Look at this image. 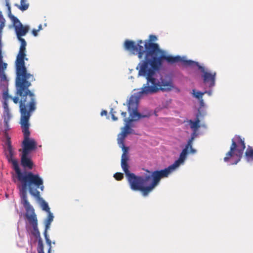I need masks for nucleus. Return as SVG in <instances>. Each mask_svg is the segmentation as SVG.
<instances>
[{
	"label": "nucleus",
	"instance_id": "dca6fc26",
	"mask_svg": "<svg viewBox=\"0 0 253 253\" xmlns=\"http://www.w3.org/2000/svg\"><path fill=\"white\" fill-rule=\"evenodd\" d=\"M143 43H144V42L141 40H138L137 43L132 40H126L124 42V46L126 50H136V49H139L141 47H144V45H141Z\"/></svg>",
	"mask_w": 253,
	"mask_h": 253
},
{
	"label": "nucleus",
	"instance_id": "680f3d73",
	"mask_svg": "<svg viewBox=\"0 0 253 253\" xmlns=\"http://www.w3.org/2000/svg\"><path fill=\"white\" fill-rule=\"evenodd\" d=\"M38 253H44V251H39L38 252Z\"/></svg>",
	"mask_w": 253,
	"mask_h": 253
},
{
	"label": "nucleus",
	"instance_id": "79ce46f5",
	"mask_svg": "<svg viewBox=\"0 0 253 253\" xmlns=\"http://www.w3.org/2000/svg\"><path fill=\"white\" fill-rule=\"evenodd\" d=\"M45 240L46 242V244L47 245L48 247V249H50L51 250V241L49 238V237L48 235H45L44 236Z\"/></svg>",
	"mask_w": 253,
	"mask_h": 253
},
{
	"label": "nucleus",
	"instance_id": "4468645a",
	"mask_svg": "<svg viewBox=\"0 0 253 253\" xmlns=\"http://www.w3.org/2000/svg\"><path fill=\"white\" fill-rule=\"evenodd\" d=\"M127 133L125 129H123L121 133L118 135V143L122 148L123 153L122 155L121 161L129 160L128 147L125 146L124 139L127 136Z\"/></svg>",
	"mask_w": 253,
	"mask_h": 253
},
{
	"label": "nucleus",
	"instance_id": "5701e85b",
	"mask_svg": "<svg viewBox=\"0 0 253 253\" xmlns=\"http://www.w3.org/2000/svg\"><path fill=\"white\" fill-rule=\"evenodd\" d=\"M3 119L4 127V129H3L2 132L4 133V136L6 138V134H8L7 131L10 129V126L9 125V121L12 117V116H2Z\"/></svg>",
	"mask_w": 253,
	"mask_h": 253
},
{
	"label": "nucleus",
	"instance_id": "2f4dec72",
	"mask_svg": "<svg viewBox=\"0 0 253 253\" xmlns=\"http://www.w3.org/2000/svg\"><path fill=\"white\" fill-rule=\"evenodd\" d=\"M29 193L32 196L38 198L39 201H40V198H42L40 197V192L37 190V188L33 187V186L29 187Z\"/></svg>",
	"mask_w": 253,
	"mask_h": 253
},
{
	"label": "nucleus",
	"instance_id": "603ef678",
	"mask_svg": "<svg viewBox=\"0 0 253 253\" xmlns=\"http://www.w3.org/2000/svg\"><path fill=\"white\" fill-rule=\"evenodd\" d=\"M100 115L102 116H103L104 115L106 116L107 115V111L105 110H103L101 111Z\"/></svg>",
	"mask_w": 253,
	"mask_h": 253
},
{
	"label": "nucleus",
	"instance_id": "a878e982",
	"mask_svg": "<svg viewBox=\"0 0 253 253\" xmlns=\"http://www.w3.org/2000/svg\"><path fill=\"white\" fill-rule=\"evenodd\" d=\"M5 19L4 18L2 12L0 10V48H2V33L3 28L5 27Z\"/></svg>",
	"mask_w": 253,
	"mask_h": 253
},
{
	"label": "nucleus",
	"instance_id": "864d4df0",
	"mask_svg": "<svg viewBox=\"0 0 253 253\" xmlns=\"http://www.w3.org/2000/svg\"><path fill=\"white\" fill-rule=\"evenodd\" d=\"M111 118L112 120L114 121H116L118 120V118L115 116L114 114H112L111 115Z\"/></svg>",
	"mask_w": 253,
	"mask_h": 253
},
{
	"label": "nucleus",
	"instance_id": "13d9d810",
	"mask_svg": "<svg viewBox=\"0 0 253 253\" xmlns=\"http://www.w3.org/2000/svg\"><path fill=\"white\" fill-rule=\"evenodd\" d=\"M201 127H203L204 128H207V126L205 124L201 125Z\"/></svg>",
	"mask_w": 253,
	"mask_h": 253
},
{
	"label": "nucleus",
	"instance_id": "7c9ffc66",
	"mask_svg": "<svg viewBox=\"0 0 253 253\" xmlns=\"http://www.w3.org/2000/svg\"><path fill=\"white\" fill-rule=\"evenodd\" d=\"M191 94L192 96L197 100L202 99L203 96L204 95L203 91L197 90L196 89H193L192 90Z\"/></svg>",
	"mask_w": 253,
	"mask_h": 253
},
{
	"label": "nucleus",
	"instance_id": "aec40b11",
	"mask_svg": "<svg viewBox=\"0 0 253 253\" xmlns=\"http://www.w3.org/2000/svg\"><path fill=\"white\" fill-rule=\"evenodd\" d=\"M0 88L2 90L3 100H8L9 98H12L8 94V81L0 82Z\"/></svg>",
	"mask_w": 253,
	"mask_h": 253
},
{
	"label": "nucleus",
	"instance_id": "a18cd8bd",
	"mask_svg": "<svg viewBox=\"0 0 253 253\" xmlns=\"http://www.w3.org/2000/svg\"><path fill=\"white\" fill-rule=\"evenodd\" d=\"M198 100L199 102V108H208V106L206 104L203 98Z\"/></svg>",
	"mask_w": 253,
	"mask_h": 253
},
{
	"label": "nucleus",
	"instance_id": "cd10ccee",
	"mask_svg": "<svg viewBox=\"0 0 253 253\" xmlns=\"http://www.w3.org/2000/svg\"><path fill=\"white\" fill-rule=\"evenodd\" d=\"M15 6L17 7L21 11H24L28 9L29 4L27 2V0H20V4H15Z\"/></svg>",
	"mask_w": 253,
	"mask_h": 253
},
{
	"label": "nucleus",
	"instance_id": "6ab92c4d",
	"mask_svg": "<svg viewBox=\"0 0 253 253\" xmlns=\"http://www.w3.org/2000/svg\"><path fill=\"white\" fill-rule=\"evenodd\" d=\"M14 29L16 37L25 36L29 30V26H23L21 23H20L19 25L15 26Z\"/></svg>",
	"mask_w": 253,
	"mask_h": 253
},
{
	"label": "nucleus",
	"instance_id": "4be33fe9",
	"mask_svg": "<svg viewBox=\"0 0 253 253\" xmlns=\"http://www.w3.org/2000/svg\"><path fill=\"white\" fill-rule=\"evenodd\" d=\"M189 124L193 132H197L199 128L201 127L200 119L196 117L194 120H190Z\"/></svg>",
	"mask_w": 253,
	"mask_h": 253
},
{
	"label": "nucleus",
	"instance_id": "e2e57ef3",
	"mask_svg": "<svg viewBox=\"0 0 253 253\" xmlns=\"http://www.w3.org/2000/svg\"><path fill=\"white\" fill-rule=\"evenodd\" d=\"M38 253H44V251H39L38 252Z\"/></svg>",
	"mask_w": 253,
	"mask_h": 253
},
{
	"label": "nucleus",
	"instance_id": "473e14b6",
	"mask_svg": "<svg viewBox=\"0 0 253 253\" xmlns=\"http://www.w3.org/2000/svg\"><path fill=\"white\" fill-rule=\"evenodd\" d=\"M22 36L16 37L17 40L20 42V46L19 51L26 50V47L27 45V42L24 39L22 38Z\"/></svg>",
	"mask_w": 253,
	"mask_h": 253
},
{
	"label": "nucleus",
	"instance_id": "a211bd4d",
	"mask_svg": "<svg viewBox=\"0 0 253 253\" xmlns=\"http://www.w3.org/2000/svg\"><path fill=\"white\" fill-rule=\"evenodd\" d=\"M157 40V38L155 35H150L149 37V40L144 41V46L148 48L149 50L153 51L158 47L159 45L157 43L154 42Z\"/></svg>",
	"mask_w": 253,
	"mask_h": 253
},
{
	"label": "nucleus",
	"instance_id": "ea45409f",
	"mask_svg": "<svg viewBox=\"0 0 253 253\" xmlns=\"http://www.w3.org/2000/svg\"><path fill=\"white\" fill-rule=\"evenodd\" d=\"M124 121V122H125L126 123L125 126H126V127L133 126L132 122H134V121L132 119H128L127 118H125Z\"/></svg>",
	"mask_w": 253,
	"mask_h": 253
},
{
	"label": "nucleus",
	"instance_id": "c756f323",
	"mask_svg": "<svg viewBox=\"0 0 253 253\" xmlns=\"http://www.w3.org/2000/svg\"><path fill=\"white\" fill-rule=\"evenodd\" d=\"M2 106L3 108V112L2 116H12L10 113L8 107V100H3L2 102Z\"/></svg>",
	"mask_w": 253,
	"mask_h": 253
},
{
	"label": "nucleus",
	"instance_id": "bf43d9fd",
	"mask_svg": "<svg viewBox=\"0 0 253 253\" xmlns=\"http://www.w3.org/2000/svg\"><path fill=\"white\" fill-rule=\"evenodd\" d=\"M42 24H40V25H39V26H38V30L39 31H40V30H42Z\"/></svg>",
	"mask_w": 253,
	"mask_h": 253
},
{
	"label": "nucleus",
	"instance_id": "de8ad7c7",
	"mask_svg": "<svg viewBox=\"0 0 253 253\" xmlns=\"http://www.w3.org/2000/svg\"><path fill=\"white\" fill-rule=\"evenodd\" d=\"M11 98H12V100H13L14 103L15 104H17L18 102L20 103V102L21 100V99L19 101V97L17 96H14V97H12Z\"/></svg>",
	"mask_w": 253,
	"mask_h": 253
},
{
	"label": "nucleus",
	"instance_id": "3c124183",
	"mask_svg": "<svg viewBox=\"0 0 253 253\" xmlns=\"http://www.w3.org/2000/svg\"><path fill=\"white\" fill-rule=\"evenodd\" d=\"M3 62V56L2 55V48H0V63Z\"/></svg>",
	"mask_w": 253,
	"mask_h": 253
},
{
	"label": "nucleus",
	"instance_id": "2eb2a0df",
	"mask_svg": "<svg viewBox=\"0 0 253 253\" xmlns=\"http://www.w3.org/2000/svg\"><path fill=\"white\" fill-rule=\"evenodd\" d=\"M28 174L31 184V186L36 188H40L42 191L43 190V181L42 178L38 173H34L31 171H28Z\"/></svg>",
	"mask_w": 253,
	"mask_h": 253
},
{
	"label": "nucleus",
	"instance_id": "f3484780",
	"mask_svg": "<svg viewBox=\"0 0 253 253\" xmlns=\"http://www.w3.org/2000/svg\"><path fill=\"white\" fill-rule=\"evenodd\" d=\"M197 150L193 148L192 145L189 147L187 149V151H185V146L182 149L181 152L179 154L178 158L176 160L180 165H184L185 160L187 159V156L189 153L192 154H195L197 153Z\"/></svg>",
	"mask_w": 253,
	"mask_h": 253
},
{
	"label": "nucleus",
	"instance_id": "e433bc0d",
	"mask_svg": "<svg viewBox=\"0 0 253 253\" xmlns=\"http://www.w3.org/2000/svg\"><path fill=\"white\" fill-rule=\"evenodd\" d=\"M54 215L53 213L51 212H49L47 213V216L45 219L44 222L51 224L52 222L53 221Z\"/></svg>",
	"mask_w": 253,
	"mask_h": 253
},
{
	"label": "nucleus",
	"instance_id": "393cba45",
	"mask_svg": "<svg viewBox=\"0 0 253 253\" xmlns=\"http://www.w3.org/2000/svg\"><path fill=\"white\" fill-rule=\"evenodd\" d=\"M245 158L248 163L253 162V148L248 145L245 153Z\"/></svg>",
	"mask_w": 253,
	"mask_h": 253
},
{
	"label": "nucleus",
	"instance_id": "0e129e2a",
	"mask_svg": "<svg viewBox=\"0 0 253 253\" xmlns=\"http://www.w3.org/2000/svg\"><path fill=\"white\" fill-rule=\"evenodd\" d=\"M38 253H44V251H39L38 252Z\"/></svg>",
	"mask_w": 253,
	"mask_h": 253
},
{
	"label": "nucleus",
	"instance_id": "8fccbe9b",
	"mask_svg": "<svg viewBox=\"0 0 253 253\" xmlns=\"http://www.w3.org/2000/svg\"><path fill=\"white\" fill-rule=\"evenodd\" d=\"M172 88H173L175 90V91L177 93H179L180 91V89L177 86H176L174 84V87H172Z\"/></svg>",
	"mask_w": 253,
	"mask_h": 253
},
{
	"label": "nucleus",
	"instance_id": "c85d7f7f",
	"mask_svg": "<svg viewBox=\"0 0 253 253\" xmlns=\"http://www.w3.org/2000/svg\"><path fill=\"white\" fill-rule=\"evenodd\" d=\"M198 133L195 132H192L190 135V137L188 139L186 144L185 145V150L187 151V149L189 147H191L193 145V141L195 137L198 135Z\"/></svg>",
	"mask_w": 253,
	"mask_h": 253
},
{
	"label": "nucleus",
	"instance_id": "774afa93",
	"mask_svg": "<svg viewBox=\"0 0 253 253\" xmlns=\"http://www.w3.org/2000/svg\"><path fill=\"white\" fill-rule=\"evenodd\" d=\"M5 1H7V0H5Z\"/></svg>",
	"mask_w": 253,
	"mask_h": 253
},
{
	"label": "nucleus",
	"instance_id": "7ed1b4c3",
	"mask_svg": "<svg viewBox=\"0 0 253 253\" xmlns=\"http://www.w3.org/2000/svg\"><path fill=\"white\" fill-rule=\"evenodd\" d=\"M129 160L121 161V167L127 179L130 189L133 191H139L144 196L148 195L153 189L151 183L148 173L144 176L137 175L131 172L128 164Z\"/></svg>",
	"mask_w": 253,
	"mask_h": 253
},
{
	"label": "nucleus",
	"instance_id": "6e6552de",
	"mask_svg": "<svg viewBox=\"0 0 253 253\" xmlns=\"http://www.w3.org/2000/svg\"><path fill=\"white\" fill-rule=\"evenodd\" d=\"M16 178L20 185L18 188L19 191V196L21 199V203L26 210L29 211L31 205L27 200V190L29 191V187H31L30 180L28 170H19L15 172Z\"/></svg>",
	"mask_w": 253,
	"mask_h": 253
},
{
	"label": "nucleus",
	"instance_id": "423d86ee",
	"mask_svg": "<svg viewBox=\"0 0 253 253\" xmlns=\"http://www.w3.org/2000/svg\"><path fill=\"white\" fill-rule=\"evenodd\" d=\"M146 46L140 47L136 50H128L134 55H137L138 58L140 59L136 67L138 71V77L146 78L148 75L151 74L152 52Z\"/></svg>",
	"mask_w": 253,
	"mask_h": 253
},
{
	"label": "nucleus",
	"instance_id": "0eeeda50",
	"mask_svg": "<svg viewBox=\"0 0 253 253\" xmlns=\"http://www.w3.org/2000/svg\"><path fill=\"white\" fill-rule=\"evenodd\" d=\"M245 148L244 138L242 139L240 135H236L232 139L230 151L226 154L224 161L229 165L237 164L242 158Z\"/></svg>",
	"mask_w": 253,
	"mask_h": 253
},
{
	"label": "nucleus",
	"instance_id": "a19ab883",
	"mask_svg": "<svg viewBox=\"0 0 253 253\" xmlns=\"http://www.w3.org/2000/svg\"><path fill=\"white\" fill-rule=\"evenodd\" d=\"M113 176L117 180H121L124 178V174L121 172H116Z\"/></svg>",
	"mask_w": 253,
	"mask_h": 253
},
{
	"label": "nucleus",
	"instance_id": "1a4fd4ad",
	"mask_svg": "<svg viewBox=\"0 0 253 253\" xmlns=\"http://www.w3.org/2000/svg\"><path fill=\"white\" fill-rule=\"evenodd\" d=\"M180 166L177 161L175 160L172 164L164 169H157L154 170L146 169V172L149 174L153 189L159 184L162 178L168 177L171 172L175 170Z\"/></svg>",
	"mask_w": 253,
	"mask_h": 253
},
{
	"label": "nucleus",
	"instance_id": "6e6d98bb",
	"mask_svg": "<svg viewBox=\"0 0 253 253\" xmlns=\"http://www.w3.org/2000/svg\"><path fill=\"white\" fill-rule=\"evenodd\" d=\"M121 115L124 117H126V112H122L121 113Z\"/></svg>",
	"mask_w": 253,
	"mask_h": 253
},
{
	"label": "nucleus",
	"instance_id": "f8f14e48",
	"mask_svg": "<svg viewBox=\"0 0 253 253\" xmlns=\"http://www.w3.org/2000/svg\"><path fill=\"white\" fill-rule=\"evenodd\" d=\"M3 149L7 161L9 163L12 164V169L14 171L22 170L20 168L19 161L14 158L15 152L12 145L10 137L8 134H6V138Z\"/></svg>",
	"mask_w": 253,
	"mask_h": 253
},
{
	"label": "nucleus",
	"instance_id": "69168bd1",
	"mask_svg": "<svg viewBox=\"0 0 253 253\" xmlns=\"http://www.w3.org/2000/svg\"><path fill=\"white\" fill-rule=\"evenodd\" d=\"M5 197H6V198H8V194H5Z\"/></svg>",
	"mask_w": 253,
	"mask_h": 253
},
{
	"label": "nucleus",
	"instance_id": "09e8293b",
	"mask_svg": "<svg viewBox=\"0 0 253 253\" xmlns=\"http://www.w3.org/2000/svg\"><path fill=\"white\" fill-rule=\"evenodd\" d=\"M38 32H39V31H38V30H36V29H33V30H32V34H33V35L35 37H36V36H38Z\"/></svg>",
	"mask_w": 253,
	"mask_h": 253
},
{
	"label": "nucleus",
	"instance_id": "9d476101",
	"mask_svg": "<svg viewBox=\"0 0 253 253\" xmlns=\"http://www.w3.org/2000/svg\"><path fill=\"white\" fill-rule=\"evenodd\" d=\"M188 67H194L196 66L198 70L201 72V77L205 85H207L208 88H212L215 85L216 76L215 72H211L208 68L201 65L198 62L189 60Z\"/></svg>",
	"mask_w": 253,
	"mask_h": 253
},
{
	"label": "nucleus",
	"instance_id": "f03ea898",
	"mask_svg": "<svg viewBox=\"0 0 253 253\" xmlns=\"http://www.w3.org/2000/svg\"><path fill=\"white\" fill-rule=\"evenodd\" d=\"M36 101H29L27 104H26V102H20V124L24 138L21 143L22 149L19 150L21 153L31 154L37 149V142L34 138L30 137L31 132L29 130V119L32 112L36 109Z\"/></svg>",
	"mask_w": 253,
	"mask_h": 253
},
{
	"label": "nucleus",
	"instance_id": "f704fd0d",
	"mask_svg": "<svg viewBox=\"0 0 253 253\" xmlns=\"http://www.w3.org/2000/svg\"><path fill=\"white\" fill-rule=\"evenodd\" d=\"M38 225L32 226L33 231L31 232L32 235L38 239H41L40 232L38 229Z\"/></svg>",
	"mask_w": 253,
	"mask_h": 253
},
{
	"label": "nucleus",
	"instance_id": "338daca9",
	"mask_svg": "<svg viewBox=\"0 0 253 253\" xmlns=\"http://www.w3.org/2000/svg\"><path fill=\"white\" fill-rule=\"evenodd\" d=\"M52 244H55V241H53L52 242Z\"/></svg>",
	"mask_w": 253,
	"mask_h": 253
},
{
	"label": "nucleus",
	"instance_id": "72a5a7b5",
	"mask_svg": "<svg viewBox=\"0 0 253 253\" xmlns=\"http://www.w3.org/2000/svg\"><path fill=\"white\" fill-rule=\"evenodd\" d=\"M40 201H41V207L43 211L47 213L51 212L48 203L45 202L43 198H40Z\"/></svg>",
	"mask_w": 253,
	"mask_h": 253
},
{
	"label": "nucleus",
	"instance_id": "ddd939ff",
	"mask_svg": "<svg viewBox=\"0 0 253 253\" xmlns=\"http://www.w3.org/2000/svg\"><path fill=\"white\" fill-rule=\"evenodd\" d=\"M20 165L24 169L23 170L30 171L35 167L31 154L21 152Z\"/></svg>",
	"mask_w": 253,
	"mask_h": 253
},
{
	"label": "nucleus",
	"instance_id": "b1692460",
	"mask_svg": "<svg viewBox=\"0 0 253 253\" xmlns=\"http://www.w3.org/2000/svg\"><path fill=\"white\" fill-rule=\"evenodd\" d=\"M7 64L5 62L0 63V82L8 81L4 72Z\"/></svg>",
	"mask_w": 253,
	"mask_h": 253
},
{
	"label": "nucleus",
	"instance_id": "39448f33",
	"mask_svg": "<svg viewBox=\"0 0 253 253\" xmlns=\"http://www.w3.org/2000/svg\"><path fill=\"white\" fill-rule=\"evenodd\" d=\"M158 73L154 75H148L145 79L147 80L146 84H143L141 90L138 92V94L148 95L157 93L159 91L168 92L174 87V84L171 80H167L161 77L160 80L156 77Z\"/></svg>",
	"mask_w": 253,
	"mask_h": 253
},
{
	"label": "nucleus",
	"instance_id": "9b49d317",
	"mask_svg": "<svg viewBox=\"0 0 253 253\" xmlns=\"http://www.w3.org/2000/svg\"><path fill=\"white\" fill-rule=\"evenodd\" d=\"M132 95L127 102V111L131 119L137 121L140 119L149 118L151 116L150 113L142 114L138 112V104L140 96L143 94H138Z\"/></svg>",
	"mask_w": 253,
	"mask_h": 253
},
{
	"label": "nucleus",
	"instance_id": "4d7b16f0",
	"mask_svg": "<svg viewBox=\"0 0 253 253\" xmlns=\"http://www.w3.org/2000/svg\"><path fill=\"white\" fill-rule=\"evenodd\" d=\"M116 113V111H113V108H111V111H110V113L111 114V115H112V114H115V113Z\"/></svg>",
	"mask_w": 253,
	"mask_h": 253
},
{
	"label": "nucleus",
	"instance_id": "4c0bfd02",
	"mask_svg": "<svg viewBox=\"0 0 253 253\" xmlns=\"http://www.w3.org/2000/svg\"><path fill=\"white\" fill-rule=\"evenodd\" d=\"M132 126H128V127H126V126H124L123 129H125L127 133V134H134V135H138V134L136 132V131L133 129L132 128H131Z\"/></svg>",
	"mask_w": 253,
	"mask_h": 253
},
{
	"label": "nucleus",
	"instance_id": "bb28decb",
	"mask_svg": "<svg viewBox=\"0 0 253 253\" xmlns=\"http://www.w3.org/2000/svg\"><path fill=\"white\" fill-rule=\"evenodd\" d=\"M207 108H198L195 114V117L199 119H204L207 115Z\"/></svg>",
	"mask_w": 253,
	"mask_h": 253
},
{
	"label": "nucleus",
	"instance_id": "5fc2aeb1",
	"mask_svg": "<svg viewBox=\"0 0 253 253\" xmlns=\"http://www.w3.org/2000/svg\"><path fill=\"white\" fill-rule=\"evenodd\" d=\"M1 131H3V129L2 128V119H0V132Z\"/></svg>",
	"mask_w": 253,
	"mask_h": 253
},
{
	"label": "nucleus",
	"instance_id": "20e7f679",
	"mask_svg": "<svg viewBox=\"0 0 253 253\" xmlns=\"http://www.w3.org/2000/svg\"><path fill=\"white\" fill-rule=\"evenodd\" d=\"M185 58V57H181L180 55H167L166 52L159 47L152 52L151 74L159 73L162 70L165 61L168 64L181 63L183 66H187L189 60H186Z\"/></svg>",
	"mask_w": 253,
	"mask_h": 253
},
{
	"label": "nucleus",
	"instance_id": "37998d69",
	"mask_svg": "<svg viewBox=\"0 0 253 253\" xmlns=\"http://www.w3.org/2000/svg\"><path fill=\"white\" fill-rule=\"evenodd\" d=\"M44 231L43 232V235H47V230L50 229L51 224L47 223L44 222Z\"/></svg>",
	"mask_w": 253,
	"mask_h": 253
},
{
	"label": "nucleus",
	"instance_id": "49530a36",
	"mask_svg": "<svg viewBox=\"0 0 253 253\" xmlns=\"http://www.w3.org/2000/svg\"><path fill=\"white\" fill-rule=\"evenodd\" d=\"M203 92H204V94L207 93V94H208L209 96H211L212 95V88H209V89L205 90Z\"/></svg>",
	"mask_w": 253,
	"mask_h": 253
},
{
	"label": "nucleus",
	"instance_id": "052dcab7",
	"mask_svg": "<svg viewBox=\"0 0 253 253\" xmlns=\"http://www.w3.org/2000/svg\"><path fill=\"white\" fill-rule=\"evenodd\" d=\"M15 211H16L18 213V209H17L16 206L15 205Z\"/></svg>",
	"mask_w": 253,
	"mask_h": 253
},
{
	"label": "nucleus",
	"instance_id": "c03bdc74",
	"mask_svg": "<svg viewBox=\"0 0 253 253\" xmlns=\"http://www.w3.org/2000/svg\"><path fill=\"white\" fill-rule=\"evenodd\" d=\"M5 5L7 7L8 16V17H9L13 15L11 14V7H10V4L9 3V0H7V1H6Z\"/></svg>",
	"mask_w": 253,
	"mask_h": 253
},
{
	"label": "nucleus",
	"instance_id": "58836bf2",
	"mask_svg": "<svg viewBox=\"0 0 253 253\" xmlns=\"http://www.w3.org/2000/svg\"><path fill=\"white\" fill-rule=\"evenodd\" d=\"M43 250V244L42 238L38 239L37 251H42Z\"/></svg>",
	"mask_w": 253,
	"mask_h": 253
},
{
	"label": "nucleus",
	"instance_id": "c9c22d12",
	"mask_svg": "<svg viewBox=\"0 0 253 253\" xmlns=\"http://www.w3.org/2000/svg\"><path fill=\"white\" fill-rule=\"evenodd\" d=\"M9 18L10 19L12 22L13 23V26L14 28H15V26H17L18 25H20V23H21L20 20L18 19L17 17L15 16L14 15H13Z\"/></svg>",
	"mask_w": 253,
	"mask_h": 253
},
{
	"label": "nucleus",
	"instance_id": "412c9836",
	"mask_svg": "<svg viewBox=\"0 0 253 253\" xmlns=\"http://www.w3.org/2000/svg\"><path fill=\"white\" fill-rule=\"evenodd\" d=\"M29 211L31 212L32 214L29 215L27 213H26V216L29 223L31 224L32 226L38 225V224L37 215L35 213V210L33 207L31 205Z\"/></svg>",
	"mask_w": 253,
	"mask_h": 253
},
{
	"label": "nucleus",
	"instance_id": "f257e3e1",
	"mask_svg": "<svg viewBox=\"0 0 253 253\" xmlns=\"http://www.w3.org/2000/svg\"><path fill=\"white\" fill-rule=\"evenodd\" d=\"M26 52V50L19 51L15 61L16 94L21 96V101L26 102L28 98L29 101H36V95L29 89L35 78L33 74L28 72L25 66V61L28 60Z\"/></svg>",
	"mask_w": 253,
	"mask_h": 253
}]
</instances>
